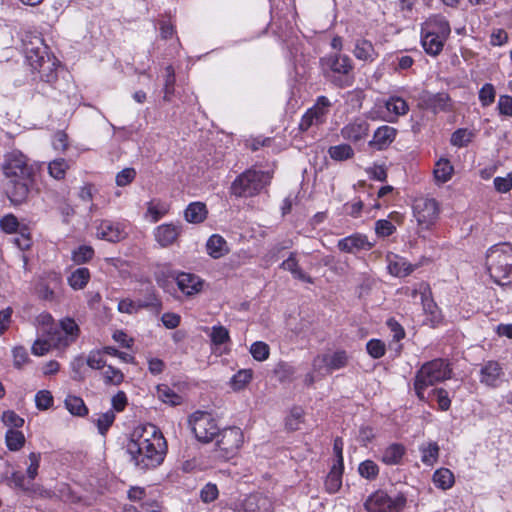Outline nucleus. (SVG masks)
<instances>
[{
  "mask_svg": "<svg viewBox=\"0 0 512 512\" xmlns=\"http://www.w3.org/2000/svg\"><path fill=\"white\" fill-rule=\"evenodd\" d=\"M157 395L159 400L163 403L170 404L172 406L180 405L182 402V397L177 394L171 387L167 384H159L157 385Z\"/></svg>",
  "mask_w": 512,
  "mask_h": 512,
  "instance_id": "obj_41",
  "label": "nucleus"
},
{
  "mask_svg": "<svg viewBox=\"0 0 512 512\" xmlns=\"http://www.w3.org/2000/svg\"><path fill=\"white\" fill-rule=\"evenodd\" d=\"M25 60L33 72L39 74L34 81V94L55 98L59 92L58 68L60 61L50 52L42 39L30 42L25 48Z\"/></svg>",
  "mask_w": 512,
  "mask_h": 512,
  "instance_id": "obj_3",
  "label": "nucleus"
},
{
  "mask_svg": "<svg viewBox=\"0 0 512 512\" xmlns=\"http://www.w3.org/2000/svg\"><path fill=\"white\" fill-rule=\"evenodd\" d=\"M417 265L411 264L404 257L393 255V257L388 258V271L391 275L395 277H406L412 274Z\"/></svg>",
  "mask_w": 512,
  "mask_h": 512,
  "instance_id": "obj_27",
  "label": "nucleus"
},
{
  "mask_svg": "<svg viewBox=\"0 0 512 512\" xmlns=\"http://www.w3.org/2000/svg\"><path fill=\"white\" fill-rule=\"evenodd\" d=\"M366 351L373 359H380L386 353V345L381 339L373 338L366 343Z\"/></svg>",
  "mask_w": 512,
  "mask_h": 512,
  "instance_id": "obj_56",
  "label": "nucleus"
},
{
  "mask_svg": "<svg viewBox=\"0 0 512 512\" xmlns=\"http://www.w3.org/2000/svg\"><path fill=\"white\" fill-rule=\"evenodd\" d=\"M86 359V364L93 370H103L106 367V359L99 349L91 350Z\"/></svg>",
  "mask_w": 512,
  "mask_h": 512,
  "instance_id": "obj_60",
  "label": "nucleus"
},
{
  "mask_svg": "<svg viewBox=\"0 0 512 512\" xmlns=\"http://www.w3.org/2000/svg\"><path fill=\"white\" fill-rule=\"evenodd\" d=\"M16 234L17 236L13 239L15 246H17L21 251L29 250L33 245L30 227L26 224H23L21 230Z\"/></svg>",
  "mask_w": 512,
  "mask_h": 512,
  "instance_id": "obj_43",
  "label": "nucleus"
},
{
  "mask_svg": "<svg viewBox=\"0 0 512 512\" xmlns=\"http://www.w3.org/2000/svg\"><path fill=\"white\" fill-rule=\"evenodd\" d=\"M126 451L135 468L146 472L163 463L168 445L163 433L156 425L146 424L133 430Z\"/></svg>",
  "mask_w": 512,
  "mask_h": 512,
  "instance_id": "obj_1",
  "label": "nucleus"
},
{
  "mask_svg": "<svg viewBox=\"0 0 512 512\" xmlns=\"http://www.w3.org/2000/svg\"><path fill=\"white\" fill-rule=\"evenodd\" d=\"M451 33L448 20L441 15L429 17L421 25V45L430 56L439 55Z\"/></svg>",
  "mask_w": 512,
  "mask_h": 512,
  "instance_id": "obj_7",
  "label": "nucleus"
},
{
  "mask_svg": "<svg viewBox=\"0 0 512 512\" xmlns=\"http://www.w3.org/2000/svg\"><path fill=\"white\" fill-rule=\"evenodd\" d=\"M369 123L361 118H356L341 129V136L348 141L358 142L368 136Z\"/></svg>",
  "mask_w": 512,
  "mask_h": 512,
  "instance_id": "obj_22",
  "label": "nucleus"
},
{
  "mask_svg": "<svg viewBox=\"0 0 512 512\" xmlns=\"http://www.w3.org/2000/svg\"><path fill=\"white\" fill-rule=\"evenodd\" d=\"M486 268L492 281L500 286L512 285V245L499 243L486 253Z\"/></svg>",
  "mask_w": 512,
  "mask_h": 512,
  "instance_id": "obj_6",
  "label": "nucleus"
},
{
  "mask_svg": "<svg viewBox=\"0 0 512 512\" xmlns=\"http://www.w3.org/2000/svg\"><path fill=\"white\" fill-rule=\"evenodd\" d=\"M176 283L182 293L192 296L202 290L204 281L193 273L181 272L176 277Z\"/></svg>",
  "mask_w": 512,
  "mask_h": 512,
  "instance_id": "obj_24",
  "label": "nucleus"
},
{
  "mask_svg": "<svg viewBox=\"0 0 512 512\" xmlns=\"http://www.w3.org/2000/svg\"><path fill=\"white\" fill-rule=\"evenodd\" d=\"M397 133L396 128L382 125L375 130L373 138L369 142V146L378 151L385 150L394 142Z\"/></svg>",
  "mask_w": 512,
  "mask_h": 512,
  "instance_id": "obj_23",
  "label": "nucleus"
},
{
  "mask_svg": "<svg viewBox=\"0 0 512 512\" xmlns=\"http://www.w3.org/2000/svg\"><path fill=\"white\" fill-rule=\"evenodd\" d=\"M328 154L335 161H345L353 158L354 150L349 144H339L329 147Z\"/></svg>",
  "mask_w": 512,
  "mask_h": 512,
  "instance_id": "obj_46",
  "label": "nucleus"
},
{
  "mask_svg": "<svg viewBox=\"0 0 512 512\" xmlns=\"http://www.w3.org/2000/svg\"><path fill=\"white\" fill-rule=\"evenodd\" d=\"M69 168L70 166L64 158H57L49 162L48 173L55 180H63Z\"/></svg>",
  "mask_w": 512,
  "mask_h": 512,
  "instance_id": "obj_42",
  "label": "nucleus"
},
{
  "mask_svg": "<svg viewBox=\"0 0 512 512\" xmlns=\"http://www.w3.org/2000/svg\"><path fill=\"white\" fill-rule=\"evenodd\" d=\"M406 454V448L402 443H392L382 451L380 460L388 466H395L402 463Z\"/></svg>",
  "mask_w": 512,
  "mask_h": 512,
  "instance_id": "obj_29",
  "label": "nucleus"
},
{
  "mask_svg": "<svg viewBox=\"0 0 512 512\" xmlns=\"http://www.w3.org/2000/svg\"><path fill=\"white\" fill-rule=\"evenodd\" d=\"M64 404L66 409L74 416L84 417L89 413V409L84 400L79 396L68 395Z\"/></svg>",
  "mask_w": 512,
  "mask_h": 512,
  "instance_id": "obj_37",
  "label": "nucleus"
},
{
  "mask_svg": "<svg viewBox=\"0 0 512 512\" xmlns=\"http://www.w3.org/2000/svg\"><path fill=\"white\" fill-rule=\"evenodd\" d=\"M454 172L451 162L446 158L439 159L434 168V177L438 182L445 183L449 181Z\"/></svg>",
  "mask_w": 512,
  "mask_h": 512,
  "instance_id": "obj_39",
  "label": "nucleus"
},
{
  "mask_svg": "<svg viewBox=\"0 0 512 512\" xmlns=\"http://www.w3.org/2000/svg\"><path fill=\"white\" fill-rule=\"evenodd\" d=\"M1 420L9 429H20L23 427L25 420L13 410H6L2 413Z\"/></svg>",
  "mask_w": 512,
  "mask_h": 512,
  "instance_id": "obj_59",
  "label": "nucleus"
},
{
  "mask_svg": "<svg viewBox=\"0 0 512 512\" xmlns=\"http://www.w3.org/2000/svg\"><path fill=\"white\" fill-rule=\"evenodd\" d=\"M101 378L106 386H119L124 381V373L112 365H106L101 372Z\"/></svg>",
  "mask_w": 512,
  "mask_h": 512,
  "instance_id": "obj_38",
  "label": "nucleus"
},
{
  "mask_svg": "<svg viewBox=\"0 0 512 512\" xmlns=\"http://www.w3.org/2000/svg\"><path fill=\"white\" fill-rule=\"evenodd\" d=\"M352 53L357 60L367 64L373 63L379 57L373 43L365 38L355 41Z\"/></svg>",
  "mask_w": 512,
  "mask_h": 512,
  "instance_id": "obj_25",
  "label": "nucleus"
},
{
  "mask_svg": "<svg viewBox=\"0 0 512 512\" xmlns=\"http://www.w3.org/2000/svg\"><path fill=\"white\" fill-rule=\"evenodd\" d=\"M419 106L434 114L450 112L453 108L452 99L447 92L430 93L424 91L419 98Z\"/></svg>",
  "mask_w": 512,
  "mask_h": 512,
  "instance_id": "obj_17",
  "label": "nucleus"
},
{
  "mask_svg": "<svg viewBox=\"0 0 512 512\" xmlns=\"http://www.w3.org/2000/svg\"><path fill=\"white\" fill-rule=\"evenodd\" d=\"M13 366L15 369L21 370L30 362L27 349L24 346H15L12 349Z\"/></svg>",
  "mask_w": 512,
  "mask_h": 512,
  "instance_id": "obj_57",
  "label": "nucleus"
},
{
  "mask_svg": "<svg viewBox=\"0 0 512 512\" xmlns=\"http://www.w3.org/2000/svg\"><path fill=\"white\" fill-rule=\"evenodd\" d=\"M1 171L5 178V193L13 205L24 203L35 184L38 167L20 150L4 155Z\"/></svg>",
  "mask_w": 512,
  "mask_h": 512,
  "instance_id": "obj_2",
  "label": "nucleus"
},
{
  "mask_svg": "<svg viewBox=\"0 0 512 512\" xmlns=\"http://www.w3.org/2000/svg\"><path fill=\"white\" fill-rule=\"evenodd\" d=\"M170 211V205L161 200L153 199L147 203L145 216L150 217V222L157 223Z\"/></svg>",
  "mask_w": 512,
  "mask_h": 512,
  "instance_id": "obj_34",
  "label": "nucleus"
},
{
  "mask_svg": "<svg viewBox=\"0 0 512 512\" xmlns=\"http://www.w3.org/2000/svg\"><path fill=\"white\" fill-rule=\"evenodd\" d=\"M332 106L328 97L318 96L314 105L302 115L298 128L301 132L308 131L312 126H320L326 122L327 115Z\"/></svg>",
  "mask_w": 512,
  "mask_h": 512,
  "instance_id": "obj_12",
  "label": "nucleus"
},
{
  "mask_svg": "<svg viewBox=\"0 0 512 512\" xmlns=\"http://www.w3.org/2000/svg\"><path fill=\"white\" fill-rule=\"evenodd\" d=\"M383 108L381 118L388 123H397L399 118L405 116L410 110L407 101L395 94L389 95L383 100Z\"/></svg>",
  "mask_w": 512,
  "mask_h": 512,
  "instance_id": "obj_18",
  "label": "nucleus"
},
{
  "mask_svg": "<svg viewBox=\"0 0 512 512\" xmlns=\"http://www.w3.org/2000/svg\"><path fill=\"white\" fill-rule=\"evenodd\" d=\"M274 373L281 383L290 382L294 378L295 368L287 362H280L276 366Z\"/></svg>",
  "mask_w": 512,
  "mask_h": 512,
  "instance_id": "obj_64",
  "label": "nucleus"
},
{
  "mask_svg": "<svg viewBox=\"0 0 512 512\" xmlns=\"http://www.w3.org/2000/svg\"><path fill=\"white\" fill-rule=\"evenodd\" d=\"M496 90L493 84L485 83L479 90L478 98L482 107H488L495 101Z\"/></svg>",
  "mask_w": 512,
  "mask_h": 512,
  "instance_id": "obj_55",
  "label": "nucleus"
},
{
  "mask_svg": "<svg viewBox=\"0 0 512 512\" xmlns=\"http://www.w3.org/2000/svg\"><path fill=\"white\" fill-rule=\"evenodd\" d=\"M48 335L52 341L54 349H66L76 342L74 340H70L68 335H65L64 332L58 328H51Z\"/></svg>",
  "mask_w": 512,
  "mask_h": 512,
  "instance_id": "obj_47",
  "label": "nucleus"
},
{
  "mask_svg": "<svg viewBox=\"0 0 512 512\" xmlns=\"http://www.w3.org/2000/svg\"><path fill=\"white\" fill-rule=\"evenodd\" d=\"M71 370H72V378L73 380L75 381H84L85 378H86V375H85V366H87L86 364V359L84 358V356L82 355H79L77 357H75L71 364Z\"/></svg>",
  "mask_w": 512,
  "mask_h": 512,
  "instance_id": "obj_63",
  "label": "nucleus"
},
{
  "mask_svg": "<svg viewBox=\"0 0 512 512\" xmlns=\"http://www.w3.org/2000/svg\"><path fill=\"white\" fill-rule=\"evenodd\" d=\"M344 472V465L340 466L333 464L326 479L325 489L328 493L334 494L338 492L342 486V475Z\"/></svg>",
  "mask_w": 512,
  "mask_h": 512,
  "instance_id": "obj_32",
  "label": "nucleus"
},
{
  "mask_svg": "<svg viewBox=\"0 0 512 512\" xmlns=\"http://www.w3.org/2000/svg\"><path fill=\"white\" fill-rule=\"evenodd\" d=\"M349 356L345 350H337L333 354H318L312 361L314 371L326 370L331 374L335 370L342 369L348 365Z\"/></svg>",
  "mask_w": 512,
  "mask_h": 512,
  "instance_id": "obj_14",
  "label": "nucleus"
},
{
  "mask_svg": "<svg viewBox=\"0 0 512 512\" xmlns=\"http://www.w3.org/2000/svg\"><path fill=\"white\" fill-rule=\"evenodd\" d=\"M200 500L205 504H210L218 499L219 489L215 483L208 482L200 490Z\"/></svg>",
  "mask_w": 512,
  "mask_h": 512,
  "instance_id": "obj_61",
  "label": "nucleus"
},
{
  "mask_svg": "<svg viewBox=\"0 0 512 512\" xmlns=\"http://www.w3.org/2000/svg\"><path fill=\"white\" fill-rule=\"evenodd\" d=\"M91 279L90 270L86 267L75 269L67 278L68 285L73 290L84 289Z\"/></svg>",
  "mask_w": 512,
  "mask_h": 512,
  "instance_id": "obj_33",
  "label": "nucleus"
},
{
  "mask_svg": "<svg viewBox=\"0 0 512 512\" xmlns=\"http://www.w3.org/2000/svg\"><path fill=\"white\" fill-rule=\"evenodd\" d=\"M188 422L195 438L201 443L212 442L220 431L217 421L206 411H195Z\"/></svg>",
  "mask_w": 512,
  "mask_h": 512,
  "instance_id": "obj_11",
  "label": "nucleus"
},
{
  "mask_svg": "<svg viewBox=\"0 0 512 512\" xmlns=\"http://www.w3.org/2000/svg\"><path fill=\"white\" fill-rule=\"evenodd\" d=\"M432 480L435 486L442 490H448L452 488L455 483L454 474L448 468L437 469L432 476Z\"/></svg>",
  "mask_w": 512,
  "mask_h": 512,
  "instance_id": "obj_35",
  "label": "nucleus"
},
{
  "mask_svg": "<svg viewBox=\"0 0 512 512\" xmlns=\"http://www.w3.org/2000/svg\"><path fill=\"white\" fill-rule=\"evenodd\" d=\"M183 233V226L180 222H168L156 226L153 230V237L162 248H168L178 243Z\"/></svg>",
  "mask_w": 512,
  "mask_h": 512,
  "instance_id": "obj_16",
  "label": "nucleus"
},
{
  "mask_svg": "<svg viewBox=\"0 0 512 512\" xmlns=\"http://www.w3.org/2000/svg\"><path fill=\"white\" fill-rule=\"evenodd\" d=\"M280 268L289 271L295 279L312 284L313 279L306 274L299 266L295 252H291L289 257L280 264Z\"/></svg>",
  "mask_w": 512,
  "mask_h": 512,
  "instance_id": "obj_31",
  "label": "nucleus"
},
{
  "mask_svg": "<svg viewBox=\"0 0 512 512\" xmlns=\"http://www.w3.org/2000/svg\"><path fill=\"white\" fill-rule=\"evenodd\" d=\"M407 506V494L397 492L393 495L386 490L378 489L368 496L364 502L367 512H402Z\"/></svg>",
  "mask_w": 512,
  "mask_h": 512,
  "instance_id": "obj_10",
  "label": "nucleus"
},
{
  "mask_svg": "<svg viewBox=\"0 0 512 512\" xmlns=\"http://www.w3.org/2000/svg\"><path fill=\"white\" fill-rule=\"evenodd\" d=\"M253 378L252 369H241L231 378L230 384L233 390L239 391L246 387Z\"/></svg>",
  "mask_w": 512,
  "mask_h": 512,
  "instance_id": "obj_49",
  "label": "nucleus"
},
{
  "mask_svg": "<svg viewBox=\"0 0 512 512\" xmlns=\"http://www.w3.org/2000/svg\"><path fill=\"white\" fill-rule=\"evenodd\" d=\"M304 422V411L301 407H294L285 420V427L289 431H296Z\"/></svg>",
  "mask_w": 512,
  "mask_h": 512,
  "instance_id": "obj_53",
  "label": "nucleus"
},
{
  "mask_svg": "<svg viewBox=\"0 0 512 512\" xmlns=\"http://www.w3.org/2000/svg\"><path fill=\"white\" fill-rule=\"evenodd\" d=\"M96 236L98 239L117 243L127 237L126 227L121 222L103 219L96 227Z\"/></svg>",
  "mask_w": 512,
  "mask_h": 512,
  "instance_id": "obj_19",
  "label": "nucleus"
},
{
  "mask_svg": "<svg viewBox=\"0 0 512 512\" xmlns=\"http://www.w3.org/2000/svg\"><path fill=\"white\" fill-rule=\"evenodd\" d=\"M421 452V461L426 466H433L439 458V445L437 442H429L419 448Z\"/></svg>",
  "mask_w": 512,
  "mask_h": 512,
  "instance_id": "obj_40",
  "label": "nucleus"
},
{
  "mask_svg": "<svg viewBox=\"0 0 512 512\" xmlns=\"http://www.w3.org/2000/svg\"><path fill=\"white\" fill-rule=\"evenodd\" d=\"M250 353L254 360L262 362L269 358L270 347L263 341H256L250 347Z\"/></svg>",
  "mask_w": 512,
  "mask_h": 512,
  "instance_id": "obj_62",
  "label": "nucleus"
},
{
  "mask_svg": "<svg viewBox=\"0 0 512 512\" xmlns=\"http://www.w3.org/2000/svg\"><path fill=\"white\" fill-rule=\"evenodd\" d=\"M244 444V433L236 426L226 427L219 431L213 458L218 462H227L236 457Z\"/></svg>",
  "mask_w": 512,
  "mask_h": 512,
  "instance_id": "obj_9",
  "label": "nucleus"
},
{
  "mask_svg": "<svg viewBox=\"0 0 512 512\" xmlns=\"http://www.w3.org/2000/svg\"><path fill=\"white\" fill-rule=\"evenodd\" d=\"M165 71H166V76H165V83H164V88H163V92H164L163 100L165 102H170L174 95V92H175V81H176L175 71L171 65L167 66Z\"/></svg>",
  "mask_w": 512,
  "mask_h": 512,
  "instance_id": "obj_54",
  "label": "nucleus"
},
{
  "mask_svg": "<svg viewBox=\"0 0 512 512\" xmlns=\"http://www.w3.org/2000/svg\"><path fill=\"white\" fill-rule=\"evenodd\" d=\"M7 484L14 490L21 491L29 497H46L48 491L45 490L41 485L35 484L30 481L21 471H13L9 477H7Z\"/></svg>",
  "mask_w": 512,
  "mask_h": 512,
  "instance_id": "obj_15",
  "label": "nucleus"
},
{
  "mask_svg": "<svg viewBox=\"0 0 512 512\" xmlns=\"http://www.w3.org/2000/svg\"><path fill=\"white\" fill-rule=\"evenodd\" d=\"M474 133L467 128L456 129L450 137V143L452 146L462 148L468 146L472 141Z\"/></svg>",
  "mask_w": 512,
  "mask_h": 512,
  "instance_id": "obj_45",
  "label": "nucleus"
},
{
  "mask_svg": "<svg viewBox=\"0 0 512 512\" xmlns=\"http://www.w3.org/2000/svg\"><path fill=\"white\" fill-rule=\"evenodd\" d=\"M115 418L116 416L113 410H108L107 412L100 414L99 417L95 420L98 432L105 436L109 428L114 423Z\"/></svg>",
  "mask_w": 512,
  "mask_h": 512,
  "instance_id": "obj_58",
  "label": "nucleus"
},
{
  "mask_svg": "<svg viewBox=\"0 0 512 512\" xmlns=\"http://www.w3.org/2000/svg\"><path fill=\"white\" fill-rule=\"evenodd\" d=\"M95 255V251L90 245H80L72 251L71 260L77 264H86L90 262Z\"/></svg>",
  "mask_w": 512,
  "mask_h": 512,
  "instance_id": "obj_44",
  "label": "nucleus"
},
{
  "mask_svg": "<svg viewBox=\"0 0 512 512\" xmlns=\"http://www.w3.org/2000/svg\"><path fill=\"white\" fill-rule=\"evenodd\" d=\"M22 225L12 213L5 214L0 218V229L5 234H16L21 230Z\"/></svg>",
  "mask_w": 512,
  "mask_h": 512,
  "instance_id": "obj_51",
  "label": "nucleus"
},
{
  "mask_svg": "<svg viewBox=\"0 0 512 512\" xmlns=\"http://www.w3.org/2000/svg\"><path fill=\"white\" fill-rule=\"evenodd\" d=\"M503 375V369L499 362L487 361L480 370V382L489 387H497L500 377Z\"/></svg>",
  "mask_w": 512,
  "mask_h": 512,
  "instance_id": "obj_26",
  "label": "nucleus"
},
{
  "mask_svg": "<svg viewBox=\"0 0 512 512\" xmlns=\"http://www.w3.org/2000/svg\"><path fill=\"white\" fill-rule=\"evenodd\" d=\"M206 252L213 259H219L230 251L227 241L220 234H212L206 242Z\"/></svg>",
  "mask_w": 512,
  "mask_h": 512,
  "instance_id": "obj_28",
  "label": "nucleus"
},
{
  "mask_svg": "<svg viewBox=\"0 0 512 512\" xmlns=\"http://www.w3.org/2000/svg\"><path fill=\"white\" fill-rule=\"evenodd\" d=\"M319 62L323 77L334 87L344 89L355 83L354 62L347 54L330 53Z\"/></svg>",
  "mask_w": 512,
  "mask_h": 512,
  "instance_id": "obj_4",
  "label": "nucleus"
},
{
  "mask_svg": "<svg viewBox=\"0 0 512 512\" xmlns=\"http://www.w3.org/2000/svg\"><path fill=\"white\" fill-rule=\"evenodd\" d=\"M273 176V171L258 169L256 165L251 166L235 177L229 193L236 198L256 197L271 185Z\"/></svg>",
  "mask_w": 512,
  "mask_h": 512,
  "instance_id": "obj_5",
  "label": "nucleus"
},
{
  "mask_svg": "<svg viewBox=\"0 0 512 512\" xmlns=\"http://www.w3.org/2000/svg\"><path fill=\"white\" fill-rule=\"evenodd\" d=\"M373 247L368 237L361 233H354L338 240L337 248L341 252L355 254L360 251H368Z\"/></svg>",
  "mask_w": 512,
  "mask_h": 512,
  "instance_id": "obj_21",
  "label": "nucleus"
},
{
  "mask_svg": "<svg viewBox=\"0 0 512 512\" xmlns=\"http://www.w3.org/2000/svg\"><path fill=\"white\" fill-rule=\"evenodd\" d=\"M412 209L418 225L425 229L435 224L440 213L438 202L434 198L423 196L415 198Z\"/></svg>",
  "mask_w": 512,
  "mask_h": 512,
  "instance_id": "obj_13",
  "label": "nucleus"
},
{
  "mask_svg": "<svg viewBox=\"0 0 512 512\" xmlns=\"http://www.w3.org/2000/svg\"><path fill=\"white\" fill-rule=\"evenodd\" d=\"M207 216V206L200 201L191 202L184 210V219L191 224L203 223L207 219Z\"/></svg>",
  "mask_w": 512,
  "mask_h": 512,
  "instance_id": "obj_30",
  "label": "nucleus"
},
{
  "mask_svg": "<svg viewBox=\"0 0 512 512\" xmlns=\"http://www.w3.org/2000/svg\"><path fill=\"white\" fill-rule=\"evenodd\" d=\"M358 472L362 478L373 481L378 477L380 469L376 462L367 459L359 464Z\"/></svg>",
  "mask_w": 512,
  "mask_h": 512,
  "instance_id": "obj_50",
  "label": "nucleus"
},
{
  "mask_svg": "<svg viewBox=\"0 0 512 512\" xmlns=\"http://www.w3.org/2000/svg\"><path fill=\"white\" fill-rule=\"evenodd\" d=\"M452 369L447 360L436 358L425 362L416 372L414 378V391L420 401H425V391L429 386L451 378Z\"/></svg>",
  "mask_w": 512,
  "mask_h": 512,
  "instance_id": "obj_8",
  "label": "nucleus"
},
{
  "mask_svg": "<svg viewBox=\"0 0 512 512\" xmlns=\"http://www.w3.org/2000/svg\"><path fill=\"white\" fill-rule=\"evenodd\" d=\"M59 329L68 335L70 340L76 341L80 336V327L71 317H65L59 321Z\"/></svg>",
  "mask_w": 512,
  "mask_h": 512,
  "instance_id": "obj_52",
  "label": "nucleus"
},
{
  "mask_svg": "<svg viewBox=\"0 0 512 512\" xmlns=\"http://www.w3.org/2000/svg\"><path fill=\"white\" fill-rule=\"evenodd\" d=\"M26 442L25 435L19 429H8L5 434V444L9 451H20Z\"/></svg>",
  "mask_w": 512,
  "mask_h": 512,
  "instance_id": "obj_36",
  "label": "nucleus"
},
{
  "mask_svg": "<svg viewBox=\"0 0 512 512\" xmlns=\"http://www.w3.org/2000/svg\"><path fill=\"white\" fill-rule=\"evenodd\" d=\"M140 309H152L156 312H160L162 309V301L156 294V291L151 287L144 299H138Z\"/></svg>",
  "mask_w": 512,
  "mask_h": 512,
  "instance_id": "obj_48",
  "label": "nucleus"
},
{
  "mask_svg": "<svg viewBox=\"0 0 512 512\" xmlns=\"http://www.w3.org/2000/svg\"><path fill=\"white\" fill-rule=\"evenodd\" d=\"M422 308L428 316L432 327H437L443 322L442 311L433 299L432 290L429 283L422 284Z\"/></svg>",
  "mask_w": 512,
  "mask_h": 512,
  "instance_id": "obj_20",
  "label": "nucleus"
}]
</instances>
